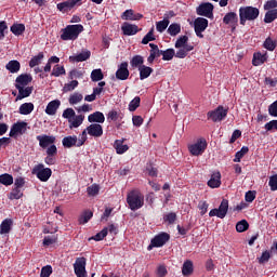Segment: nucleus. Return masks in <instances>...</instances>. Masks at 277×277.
I'll list each match as a JSON object with an SVG mask.
<instances>
[{
  "label": "nucleus",
  "mask_w": 277,
  "mask_h": 277,
  "mask_svg": "<svg viewBox=\"0 0 277 277\" xmlns=\"http://www.w3.org/2000/svg\"><path fill=\"white\" fill-rule=\"evenodd\" d=\"M127 202L131 211H137L144 207V195L138 189H133L128 193Z\"/></svg>",
  "instance_id": "obj_1"
},
{
  "label": "nucleus",
  "mask_w": 277,
  "mask_h": 277,
  "mask_svg": "<svg viewBox=\"0 0 277 277\" xmlns=\"http://www.w3.org/2000/svg\"><path fill=\"white\" fill-rule=\"evenodd\" d=\"M63 118L68 120L69 129H79L83 124V120H85V116L77 115L72 108H66L63 111Z\"/></svg>",
  "instance_id": "obj_2"
},
{
  "label": "nucleus",
  "mask_w": 277,
  "mask_h": 277,
  "mask_svg": "<svg viewBox=\"0 0 277 277\" xmlns=\"http://www.w3.org/2000/svg\"><path fill=\"white\" fill-rule=\"evenodd\" d=\"M261 12L258 8L254 6H240L239 9V18L240 25H246L247 21H256Z\"/></svg>",
  "instance_id": "obj_3"
},
{
  "label": "nucleus",
  "mask_w": 277,
  "mask_h": 277,
  "mask_svg": "<svg viewBox=\"0 0 277 277\" xmlns=\"http://www.w3.org/2000/svg\"><path fill=\"white\" fill-rule=\"evenodd\" d=\"M81 31H83V25H68L67 27L62 29L61 40H77Z\"/></svg>",
  "instance_id": "obj_4"
},
{
  "label": "nucleus",
  "mask_w": 277,
  "mask_h": 277,
  "mask_svg": "<svg viewBox=\"0 0 277 277\" xmlns=\"http://www.w3.org/2000/svg\"><path fill=\"white\" fill-rule=\"evenodd\" d=\"M32 174H35L42 183H47V181L51 179L53 171L51 168H44V164L39 163L34 167Z\"/></svg>",
  "instance_id": "obj_5"
},
{
  "label": "nucleus",
  "mask_w": 277,
  "mask_h": 277,
  "mask_svg": "<svg viewBox=\"0 0 277 277\" xmlns=\"http://www.w3.org/2000/svg\"><path fill=\"white\" fill-rule=\"evenodd\" d=\"M226 116H228V108H224V106H217L214 110L207 113L208 120H212V122H222Z\"/></svg>",
  "instance_id": "obj_6"
},
{
  "label": "nucleus",
  "mask_w": 277,
  "mask_h": 277,
  "mask_svg": "<svg viewBox=\"0 0 277 277\" xmlns=\"http://www.w3.org/2000/svg\"><path fill=\"white\" fill-rule=\"evenodd\" d=\"M168 241H170V234L161 232L151 239L147 250H153V248H163Z\"/></svg>",
  "instance_id": "obj_7"
},
{
  "label": "nucleus",
  "mask_w": 277,
  "mask_h": 277,
  "mask_svg": "<svg viewBox=\"0 0 277 277\" xmlns=\"http://www.w3.org/2000/svg\"><path fill=\"white\" fill-rule=\"evenodd\" d=\"M228 213V200L227 199H223L221 201V205L219 206V208H214L212 210H210L209 212V216L210 217H220V220H224L226 217V214Z\"/></svg>",
  "instance_id": "obj_8"
},
{
  "label": "nucleus",
  "mask_w": 277,
  "mask_h": 277,
  "mask_svg": "<svg viewBox=\"0 0 277 277\" xmlns=\"http://www.w3.org/2000/svg\"><path fill=\"white\" fill-rule=\"evenodd\" d=\"M207 140L206 138H199L197 140L196 143L188 145V150L190 153V155H193L194 157H198L200 155H202V153H205V150H207Z\"/></svg>",
  "instance_id": "obj_9"
},
{
  "label": "nucleus",
  "mask_w": 277,
  "mask_h": 277,
  "mask_svg": "<svg viewBox=\"0 0 277 277\" xmlns=\"http://www.w3.org/2000/svg\"><path fill=\"white\" fill-rule=\"evenodd\" d=\"M207 27H209V19L205 17H197L194 21V29L197 38H205L202 32L207 30Z\"/></svg>",
  "instance_id": "obj_10"
},
{
  "label": "nucleus",
  "mask_w": 277,
  "mask_h": 277,
  "mask_svg": "<svg viewBox=\"0 0 277 277\" xmlns=\"http://www.w3.org/2000/svg\"><path fill=\"white\" fill-rule=\"evenodd\" d=\"M27 133V122L25 121H17L11 127L10 130V137H16V135H25Z\"/></svg>",
  "instance_id": "obj_11"
},
{
  "label": "nucleus",
  "mask_w": 277,
  "mask_h": 277,
  "mask_svg": "<svg viewBox=\"0 0 277 277\" xmlns=\"http://www.w3.org/2000/svg\"><path fill=\"white\" fill-rule=\"evenodd\" d=\"M74 272L77 277H88V272L85 271V258H77L74 263Z\"/></svg>",
  "instance_id": "obj_12"
},
{
  "label": "nucleus",
  "mask_w": 277,
  "mask_h": 277,
  "mask_svg": "<svg viewBox=\"0 0 277 277\" xmlns=\"http://www.w3.org/2000/svg\"><path fill=\"white\" fill-rule=\"evenodd\" d=\"M213 4L211 2L201 3L196 12L198 16H206V18H213Z\"/></svg>",
  "instance_id": "obj_13"
},
{
  "label": "nucleus",
  "mask_w": 277,
  "mask_h": 277,
  "mask_svg": "<svg viewBox=\"0 0 277 277\" xmlns=\"http://www.w3.org/2000/svg\"><path fill=\"white\" fill-rule=\"evenodd\" d=\"M129 63H121L116 71V79H118L119 81H127V79H129Z\"/></svg>",
  "instance_id": "obj_14"
},
{
  "label": "nucleus",
  "mask_w": 277,
  "mask_h": 277,
  "mask_svg": "<svg viewBox=\"0 0 277 277\" xmlns=\"http://www.w3.org/2000/svg\"><path fill=\"white\" fill-rule=\"evenodd\" d=\"M32 81L34 77L30 74H22L15 79V88H27Z\"/></svg>",
  "instance_id": "obj_15"
},
{
  "label": "nucleus",
  "mask_w": 277,
  "mask_h": 277,
  "mask_svg": "<svg viewBox=\"0 0 277 277\" xmlns=\"http://www.w3.org/2000/svg\"><path fill=\"white\" fill-rule=\"evenodd\" d=\"M36 140L39 141L40 148H49V146H52V144H55V136L53 135H37Z\"/></svg>",
  "instance_id": "obj_16"
},
{
  "label": "nucleus",
  "mask_w": 277,
  "mask_h": 277,
  "mask_svg": "<svg viewBox=\"0 0 277 277\" xmlns=\"http://www.w3.org/2000/svg\"><path fill=\"white\" fill-rule=\"evenodd\" d=\"M88 135L91 137H102L103 136V126L101 123H92L87 127Z\"/></svg>",
  "instance_id": "obj_17"
},
{
  "label": "nucleus",
  "mask_w": 277,
  "mask_h": 277,
  "mask_svg": "<svg viewBox=\"0 0 277 277\" xmlns=\"http://www.w3.org/2000/svg\"><path fill=\"white\" fill-rule=\"evenodd\" d=\"M122 21H142L144 15L141 13H135L133 9H128L121 14Z\"/></svg>",
  "instance_id": "obj_18"
},
{
  "label": "nucleus",
  "mask_w": 277,
  "mask_h": 277,
  "mask_svg": "<svg viewBox=\"0 0 277 277\" xmlns=\"http://www.w3.org/2000/svg\"><path fill=\"white\" fill-rule=\"evenodd\" d=\"M121 31L123 36H135L140 28L135 24H129V22H124L121 26Z\"/></svg>",
  "instance_id": "obj_19"
},
{
  "label": "nucleus",
  "mask_w": 277,
  "mask_h": 277,
  "mask_svg": "<svg viewBox=\"0 0 277 277\" xmlns=\"http://www.w3.org/2000/svg\"><path fill=\"white\" fill-rule=\"evenodd\" d=\"M16 90H18V94L15 98L16 102L23 101V98H28V96H31V93L34 92V87H15Z\"/></svg>",
  "instance_id": "obj_20"
},
{
  "label": "nucleus",
  "mask_w": 277,
  "mask_h": 277,
  "mask_svg": "<svg viewBox=\"0 0 277 277\" xmlns=\"http://www.w3.org/2000/svg\"><path fill=\"white\" fill-rule=\"evenodd\" d=\"M222 185V173L220 171L213 172L211 179L208 181V187L215 189Z\"/></svg>",
  "instance_id": "obj_21"
},
{
  "label": "nucleus",
  "mask_w": 277,
  "mask_h": 277,
  "mask_svg": "<svg viewBox=\"0 0 277 277\" xmlns=\"http://www.w3.org/2000/svg\"><path fill=\"white\" fill-rule=\"evenodd\" d=\"M62 105V102L60 100H53L49 102V104L45 107V114L48 116H55L57 114V109H60V106Z\"/></svg>",
  "instance_id": "obj_22"
},
{
  "label": "nucleus",
  "mask_w": 277,
  "mask_h": 277,
  "mask_svg": "<svg viewBox=\"0 0 277 277\" xmlns=\"http://www.w3.org/2000/svg\"><path fill=\"white\" fill-rule=\"evenodd\" d=\"M62 144L64 148H72V146H77V148H79V138L77 137V135L65 136L62 140Z\"/></svg>",
  "instance_id": "obj_23"
},
{
  "label": "nucleus",
  "mask_w": 277,
  "mask_h": 277,
  "mask_svg": "<svg viewBox=\"0 0 277 277\" xmlns=\"http://www.w3.org/2000/svg\"><path fill=\"white\" fill-rule=\"evenodd\" d=\"M124 138L122 140H116L114 142V148L117 153V155H124V153H127V150H129V145H124Z\"/></svg>",
  "instance_id": "obj_24"
},
{
  "label": "nucleus",
  "mask_w": 277,
  "mask_h": 277,
  "mask_svg": "<svg viewBox=\"0 0 277 277\" xmlns=\"http://www.w3.org/2000/svg\"><path fill=\"white\" fill-rule=\"evenodd\" d=\"M92 55V53L87 50L84 52H81L77 55H72V56H69V62H88V60H90V56Z\"/></svg>",
  "instance_id": "obj_25"
},
{
  "label": "nucleus",
  "mask_w": 277,
  "mask_h": 277,
  "mask_svg": "<svg viewBox=\"0 0 277 277\" xmlns=\"http://www.w3.org/2000/svg\"><path fill=\"white\" fill-rule=\"evenodd\" d=\"M88 121L91 123L96 122L97 124H103V122H105V115L102 111H95L88 116Z\"/></svg>",
  "instance_id": "obj_26"
},
{
  "label": "nucleus",
  "mask_w": 277,
  "mask_h": 277,
  "mask_svg": "<svg viewBox=\"0 0 277 277\" xmlns=\"http://www.w3.org/2000/svg\"><path fill=\"white\" fill-rule=\"evenodd\" d=\"M176 49L179 50L175 52V57H177L179 60H185V57H187L189 52L194 51V45H186L185 48H176Z\"/></svg>",
  "instance_id": "obj_27"
},
{
  "label": "nucleus",
  "mask_w": 277,
  "mask_h": 277,
  "mask_svg": "<svg viewBox=\"0 0 277 277\" xmlns=\"http://www.w3.org/2000/svg\"><path fill=\"white\" fill-rule=\"evenodd\" d=\"M138 71H140L141 81H144V79H148V77H150V75H153L154 69H153V67L142 65L138 67Z\"/></svg>",
  "instance_id": "obj_28"
},
{
  "label": "nucleus",
  "mask_w": 277,
  "mask_h": 277,
  "mask_svg": "<svg viewBox=\"0 0 277 277\" xmlns=\"http://www.w3.org/2000/svg\"><path fill=\"white\" fill-rule=\"evenodd\" d=\"M239 22V16H237V13L229 12L223 17V23L225 25H237Z\"/></svg>",
  "instance_id": "obj_29"
},
{
  "label": "nucleus",
  "mask_w": 277,
  "mask_h": 277,
  "mask_svg": "<svg viewBox=\"0 0 277 277\" xmlns=\"http://www.w3.org/2000/svg\"><path fill=\"white\" fill-rule=\"evenodd\" d=\"M182 274L183 276L187 277V276H192V274H194V262H192V260H186L183 263L182 266Z\"/></svg>",
  "instance_id": "obj_30"
},
{
  "label": "nucleus",
  "mask_w": 277,
  "mask_h": 277,
  "mask_svg": "<svg viewBox=\"0 0 277 277\" xmlns=\"http://www.w3.org/2000/svg\"><path fill=\"white\" fill-rule=\"evenodd\" d=\"M56 8L60 12H62L63 14H66V12H70V10H72V8L75 6L70 0H67L56 4Z\"/></svg>",
  "instance_id": "obj_31"
},
{
  "label": "nucleus",
  "mask_w": 277,
  "mask_h": 277,
  "mask_svg": "<svg viewBox=\"0 0 277 277\" xmlns=\"http://www.w3.org/2000/svg\"><path fill=\"white\" fill-rule=\"evenodd\" d=\"M0 183L5 187H10V185H14V176L10 173H3L0 175Z\"/></svg>",
  "instance_id": "obj_32"
},
{
  "label": "nucleus",
  "mask_w": 277,
  "mask_h": 277,
  "mask_svg": "<svg viewBox=\"0 0 277 277\" xmlns=\"http://www.w3.org/2000/svg\"><path fill=\"white\" fill-rule=\"evenodd\" d=\"M19 114L22 116H29V114H31V111H34V103L29 102V103H24L19 106Z\"/></svg>",
  "instance_id": "obj_33"
},
{
  "label": "nucleus",
  "mask_w": 277,
  "mask_h": 277,
  "mask_svg": "<svg viewBox=\"0 0 277 277\" xmlns=\"http://www.w3.org/2000/svg\"><path fill=\"white\" fill-rule=\"evenodd\" d=\"M264 62H267V56L261 52L253 54L252 64L253 66H262Z\"/></svg>",
  "instance_id": "obj_34"
},
{
  "label": "nucleus",
  "mask_w": 277,
  "mask_h": 277,
  "mask_svg": "<svg viewBox=\"0 0 277 277\" xmlns=\"http://www.w3.org/2000/svg\"><path fill=\"white\" fill-rule=\"evenodd\" d=\"M12 230V220L11 219H5L2 221L0 224V234L1 235H8Z\"/></svg>",
  "instance_id": "obj_35"
},
{
  "label": "nucleus",
  "mask_w": 277,
  "mask_h": 277,
  "mask_svg": "<svg viewBox=\"0 0 277 277\" xmlns=\"http://www.w3.org/2000/svg\"><path fill=\"white\" fill-rule=\"evenodd\" d=\"M249 151L250 148H248V146H242L241 149L235 154L234 163H240L241 159H243Z\"/></svg>",
  "instance_id": "obj_36"
},
{
  "label": "nucleus",
  "mask_w": 277,
  "mask_h": 277,
  "mask_svg": "<svg viewBox=\"0 0 277 277\" xmlns=\"http://www.w3.org/2000/svg\"><path fill=\"white\" fill-rule=\"evenodd\" d=\"M187 42H189V37H187L186 35L179 37L175 41V49L192 47V44H188Z\"/></svg>",
  "instance_id": "obj_37"
},
{
  "label": "nucleus",
  "mask_w": 277,
  "mask_h": 277,
  "mask_svg": "<svg viewBox=\"0 0 277 277\" xmlns=\"http://www.w3.org/2000/svg\"><path fill=\"white\" fill-rule=\"evenodd\" d=\"M42 60H44V53L43 52H39L38 55L34 56L29 61V67L30 68H36V66H40V64L42 63Z\"/></svg>",
  "instance_id": "obj_38"
},
{
  "label": "nucleus",
  "mask_w": 277,
  "mask_h": 277,
  "mask_svg": "<svg viewBox=\"0 0 277 277\" xmlns=\"http://www.w3.org/2000/svg\"><path fill=\"white\" fill-rule=\"evenodd\" d=\"M277 18V9L267 10L264 16V23L269 24L274 23Z\"/></svg>",
  "instance_id": "obj_39"
},
{
  "label": "nucleus",
  "mask_w": 277,
  "mask_h": 277,
  "mask_svg": "<svg viewBox=\"0 0 277 277\" xmlns=\"http://www.w3.org/2000/svg\"><path fill=\"white\" fill-rule=\"evenodd\" d=\"M9 200H21L23 198V190L16 186L8 195Z\"/></svg>",
  "instance_id": "obj_40"
},
{
  "label": "nucleus",
  "mask_w": 277,
  "mask_h": 277,
  "mask_svg": "<svg viewBox=\"0 0 277 277\" xmlns=\"http://www.w3.org/2000/svg\"><path fill=\"white\" fill-rule=\"evenodd\" d=\"M11 31L14 36H23V34H25V24H13L11 26Z\"/></svg>",
  "instance_id": "obj_41"
},
{
  "label": "nucleus",
  "mask_w": 277,
  "mask_h": 277,
  "mask_svg": "<svg viewBox=\"0 0 277 277\" xmlns=\"http://www.w3.org/2000/svg\"><path fill=\"white\" fill-rule=\"evenodd\" d=\"M130 66L132 68H140V66H144V56L134 55L130 61Z\"/></svg>",
  "instance_id": "obj_42"
},
{
  "label": "nucleus",
  "mask_w": 277,
  "mask_h": 277,
  "mask_svg": "<svg viewBox=\"0 0 277 277\" xmlns=\"http://www.w3.org/2000/svg\"><path fill=\"white\" fill-rule=\"evenodd\" d=\"M168 25H170V19L164 17L162 21L156 23V29L159 31V34H163V31L168 29Z\"/></svg>",
  "instance_id": "obj_43"
},
{
  "label": "nucleus",
  "mask_w": 277,
  "mask_h": 277,
  "mask_svg": "<svg viewBox=\"0 0 277 277\" xmlns=\"http://www.w3.org/2000/svg\"><path fill=\"white\" fill-rule=\"evenodd\" d=\"M93 215L94 213L91 210H85L79 217V224H88Z\"/></svg>",
  "instance_id": "obj_44"
},
{
  "label": "nucleus",
  "mask_w": 277,
  "mask_h": 277,
  "mask_svg": "<svg viewBox=\"0 0 277 277\" xmlns=\"http://www.w3.org/2000/svg\"><path fill=\"white\" fill-rule=\"evenodd\" d=\"M6 70H10L12 74L18 72L21 70V63L18 61H10L5 65Z\"/></svg>",
  "instance_id": "obj_45"
},
{
  "label": "nucleus",
  "mask_w": 277,
  "mask_h": 277,
  "mask_svg": "<svg viewBox=\"0 0 277 277\" xmlns=\"http://www.w3.org/2000/svg\"><path fill=\"white\" fill-rule=\"evenodd\" d=\"M161 55H162L163 62H171V60H174V57H175V51L172 48L162 50Z\"/></svg>",
  "instance_id": "obj_46"
},
{
  "label": "nucleus",
  "mask_w": 277,
  "mask_h": 277,
  "mask_svg": "<svg viewBox=\"0 0 277 277\" xmlns=\"http://www.w3.org/2000/svg\"><path fill=\"white\" fill-rule=\"evenodd\" d=\"M168 34L169 36L175 37L179 36V34L181 32V24L179 23H173L168 27Z\"/></svg>",
  "instance_id": "obj_47"
},
{
  "label": "nucleus",
  "mask_w": 277,
  "mask_h": 277,
  "mask_svg": "<svg viewBox=\"0 0 277 277\" xmlns=\"http://www.w3.org/2000/svg\"><path fill=\"white\" fill-rule=\"evenodd\" d=\"M104 78H105V75H103V70L101 68L92 70L91 81H94V82L103 81Z\"/></svg>",
  "instance_id": "obj_48"
},
{
  "label": "nucleus",
  "mask_w": 277,
  "mask_h": 277,
  "mask_svg": "<svg viewBox=\"0 0 277 277\" xmlns=\"http://www.w3.org/2000/svg\"><path fill=\"white\" fill-rule=\"evenodd\" d=\"M250 228V224L246 220H241L236 224L237 233H246Z\"/></svg>",
  "instance_id": "obj_49"
},
{
  "label": "nucleus",
  "mask_w": 277,
  "mask_h": 277,
  "mask_svg": "<svg viewBox=\"0 0 277 277\" xmlns=\"http://www.w3.org/2000/svg\"><path fill=\"white\" fill-rule=\"evenodd\" d=\"M98 192H101V186L98 184H92L87 188V194L91 197L98 196Z\"/></svg>",
  "instance_id": "obj_50"
},
{
  "label": "nucleus",
  "mask_w": 277,
  "mask_h": 277,
  "mask_svg": "<svg viewBox=\"0 0 277 277\" xmlns=\"http://www.w3.org/2000/svg\"><path fill=\"white\" fill-rule=\"evenodd\" d=\"M83 101V95L81 93L75 92L69 96V104L77 105V103H81Z\"/></svg>",
  "instance_id": "obj_51"
},
{
  "label": "nucleus",
  "mask_w": 277,
  "mask_h": 277,
  "mask_svg": "<svg viewBox=\"0 0 277 277\" xmlns=\"http://www.w3.org/2000/svg\"><path fill=\"white\" fill-rule=\"evenodd\" d=\"M264 49L267 51H274L276 49V41L271 37H267L263 43Z\"/></svg>",
  "instance_id": "obj_52"
},
{
  "label": "nucleus",
  "mask_w": 277,
  "mask_h": 277,
  "mask_svg": "<svg viewBox=\"0 0 277 277\" xmlns=\"http://www.w3.org/2000/svg\"><path fill=\"white\" fill-rule=\"evenodd\" d=\"M61 75H66V68L64 66L55 65L53 67L52 77H61Z\"/></svg>",
  "instance_id": "obj_53"
},
{
  "label": "nucleus",
  "mask_w": 277,
  "mask_h": 277,
  "mask_svg": "<svg viewBox=\"0 0 277 277\" xmlns=\"http://www.w3.org/2000/svg\"><path fill=\"white\" fill-rule=\"evenodd\" d=\"M140 103H142V98L135 96L129 104V111H135L140 107Z\"/></svg>",
  "instance_id": "obj_54"
},
{
  "label": "nucleus",
  "mask_w": 277,
  "mask_h": 277,
  "mask_svg": "<svg viewBox=\"0 0 277 277\" xmlns=\"http://www.w3.org/2000/svg\"><path fill=\"white\" fill-rule=\"evenodd\" d=\"M155 28H151L145 37L142 39V44H148V42L155 41V35H154Z\"/></svg>",
  "instance_id": "obj_55"
},
{
  "label": "nucleus",
  "mask_w": 277,
  "mask_h": 277,
  "mask_svg": "<svg viewBox=\"0 0 277 277\" xmlns=\"http://www.w3.org/2000/svg\"><path fill=\"white\" fill-rule=\"evenodd\" d=\"M78 85L79 81L72 80L69 83H65V85L63 87V92H72V90H75V88H77Z\"/></svg>",
  "instance_id": "obj_56"
},
{
  "label": "nucleus",
  "mask_w": 277,
  "mask_h": 277,
  "mask_svg": "<svg viewBox=\"0 0 277 277\" xmlns=\"http://www.w3.org/2000/svg\"><path fill=\"white\" fill-rule=\"evenodd\" d=\"M107 237V227H104L100 233H97L95 236L91 237L90 239H93L94 241H103Z\"/></svg>",
  "instance_id": "obj_57"
},
{
  "label": "nucleus",
  "mask_w": 277,
  "mask_h": 277,
  "mask_svg": "<svg viewBox=\"0 0 277 277\" xmlns=\"http://www.w3.org/2000/svg\"><path fill=\"white\" fill-rule=\"evenodd\" d=\"M51 274H53V266L45 265L41 268L40 277H51Z\"/></svg>",
  "instance_id": "obj_58"
},
{
  "label": "nucleus",
  "mask_w": 277,
  "mask_h": 277,
  "mask_svg": "<svg viewBox=\"0 0 277 277\" xmlns=\"http://www.w3.org/2000/svg\"><path fill=\"white\" fill-rule=\"evenodd\" d=\"M5 34H8V22L1 21L0 22V40L5 38Z\"/></svg>",
  "instance_id": "obj_59"
},
{
  "label": "nucleus",
  "mask_w": 277,
  "mask_h": 277,
  "mask_svg": "<svg viewBox=\"0 0 277 277\" xmlns=\"http://www.w3.org/2000/svg\"><path fill=\"white\" fill-rule=\"evenodd\" d=\"M163 222L168 224H174L176 222V213L170 212L163 216Z\"/></svg>",
  "instance_id": "obj_60"
},
{
  "label": "nucleus",
  "mask_w": 277,
  "mask_h": 277,
  "mask_svg": "<svg viewBox=\"0 0 277 277\" xmlns=\"http://www.w3.org/2000/svg\"><path fill=\"white\" fill-rule=\"evenodd\" d=\"M53 243H57V236H45L43 239V246H53Z\"/></svg>",
  "instance_id": "obj_61"
},
{
  "label": "nucleus",
  "mask_w": 277,
  "mask_h": 277,
  "mask_svg": "<svg viewBox=\"0 0 277 277\" xmlns=\"http://www.w3.org/2000/svg\"><path fill=\"white\" fill-rule=\"evenodd\" d=\"M268 185L272 192H277V174L269 177Z\"/></svg>",
  "instance_id": "obj_62"
},
{
  "label": "nucleus",
  "mask_w": 277,
  "mask_h": 277,
  "mask_svg": "<svg viewBox=\"0 0 277 277\" xmlns=\"http://www.w3.org/2000/svg\"><path fill=\"white\" fill-rule=\"evenodd\" d=\"M156 274L158 277L168 276V268L166 267V265H159L157 267Z\"/></svg>",
  "instance_id": "obj_63"
},
{
  "label": "nucleus",
  "mask_w": 277,
  "mask_h": 277,
  "mask_svg": "<svg viewBox=\"0 0 277 277\" xmlns=\"http://www.w3.org/2000/svg\"><path fill=\"white\" fill-rule=\"evenodd\" d=\"M277 0H268L264 3V10H276Z\"/></svg>",
  "instance_id": "obj_64"
}]
</instances>
